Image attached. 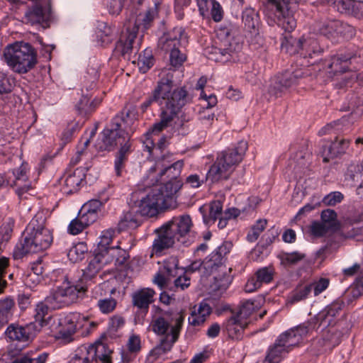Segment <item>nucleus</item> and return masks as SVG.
Listing matches in <instances>:
<instances>
[{
  "label": "nucleus",
  "mask_w": 363,
  "mask_h": 363,
  "mask_svg": "<svg viewBox=\"0 0 363 363\" xmlns=\"http://www.w3.org/2000/svg\"><path fill=\"white\" fill-rule=\"evenodd\" d=\"M36 330L35 325L33 324H27L26 325H20L18 324H11L6 330V335L12 341H16L21 345H16L11 343L8 348V352L11 357H15L24 348L26 345L35 335Z\"/></svg>",
  "instance_id": "obj_11"
},
{
  "label": "nucleus",
  "mask_w": 363,
  "mask_h": 363,
  "mask_svg": "<svg viewBox=\"0 0 363 363\" xmlns=\"http://www.w3.org/2000/svg\"><path fill=\"white\" fill-rule=\"evenodd\" d=\"M363 174V167L359 164H350L345 173V179L352 184L358 182Z\"/></svg>",
  "instance_id": "obj_53"
},
{
  "label": "nucleus",
  "mask_w": 363,
  "mask_h": 363,
  "mask_svg": "<svg viewBox=\"0 0 363 363\" xmlns=\"http://www.w3.org/2000/svg\"><path fill=\"white\" fill-rule=\"evenodd\" d=\"M155 292L150 288H144L136 291L132 295V301L134 306L147 311L150 303L154 301Z\"/></svg>",
  "instance_id": "obj_35"
},
{
  "label": "nucleus",
  "mask_w": 363,
  "mask_h": 363,
  "mask_svg": "<svg viewBox=\"0 0 363 363\" xmlns=\"http://www.w3.org/2000/svg\"><path fill=\"white\" fill-rule=\"evenodd\" d=\"M288 4H280L277 8L271 9L277 18V23L285 31L290 33L294 30L296 26V21L294 17L290 14Z\"/></svg>",
  "instance_id": "obj_27"
},
{
  "label": "nucleus",
  "mask_w": 363,
  "mask_h": 363,
  "mask_svg": "<svg viewBox=\"0 0 363 363\" xmlns=\"http://www.w3.org/2000/svg\"><path fill=\"white\" fill-rule=\"evenodd\" d=\"M218 36L220 38L219 46L211 48L208 57L223 63L238 60V54L242 50V44L232 37L226 29L220 30Z\"/></svg>",
  "instance_id": "obj_9"
},
{
  "label": "nucleus",
  "mask_w": 363,
  "mask_h": 363,
  "mask_svg": "<svg viewBox=\"0 0 363 363\" xmlns=\"http://www.w3.org/2000/svg\"><path fill=\"white\" fill-rule=\"evenodd\" d=\"M48 357L46 352L42 353L38 357L23 355L16 358L12 363H45Z\"/></svg>",
  "instance_id": "obj_61"
},
{
  "label": "nucleus",
  "mask_w": 363,
  "mask_h": 363,
  "mask_svg": "<svg viewBox=\"0 0 363 363\" xmlns=\"http://www.w3.org/2000/svg\"><path fill=\"white\" fill-rule=\"evenodd\" d=\"M160 182L161 185L155 186L153 190L160 192L158 196L162 201H164L167 208H174L179 191L183 186L182 180H168Z\"/></svg>",
  "instance_id": "obj_16"
},
{
  "label": "nucleus",
  "mask_w": 363,
  "mask_h": 363,
  "mask_svg": "<svg viewBox=\"0 0 363 363\" xmlns=\"http://www.w3.org/2000/svg\"><path fill=\"white\" fill-rule=\"evenodd\" d=\"M15 86V79L0 71V99L6 98Z\"/></svg>",
  "instance_id": "obj_47"
},
{
  "label": "nucleus",
  "mask_w": 363,
  "mask_h": 363,
  "mask_svg": "<svg viewBox=\"0 0 363 363\" xmlns=\"http://www.w3.org/2000/svg\"><path fill=\"white\" fill-rule=\"evenodd\" d=\"M103 253H97L95 257L90 260L88 266L83 270V277L84 279H90L96 276L104 264Z\"/></svg>",
  "instance_id": "obj_41"
},
{
  "label": "nucleus",
  "mask_w": 363,
  "mask_h": 363,
  "mask_svg": "<svg viewBox=\"0 0 363 363\" xmlns=\"http://www.w3.org/2000/svg\"><path fill=\"white\" fill-rule=\"evenodd\" d=\"M354 57L352 52L337 53L323 62V69L328 78L337 79L349 70L350 60Z\"/></svg>",
  "instance_id": "obj_12"
},
{
  "label": "nucleus",
  "mask_w": 363,
  "mask_h": 363,
  "mask_svg": "<svg viewBox=\"0 0 363 363\" xmlns=\"http://www.w3.org/2000/svg\"><path fill=\"white\" fill-rule=\"evenodd\" d=\"M49 308L50 306L45 301L37 304L34 314L35 321L30 323L35 325L36 331H39L46 324L45 316L48 315Z\"/></svg>",
  "instance_id": "obj_45"
},
{
  "label": "nucleus",
  "mask_w": 363,
  "mask_h": 363,
  "mask_svg": "<svg viewBox=\"0 0 363 363\" xmlns=\"http://www.w3.org/2000/svg\"><path fill=\"white\" fill-rule=\"evenodd\" d=\"M47 217L43 211L38 212L24 232L23 242L17 244L13 251L15 259L28 253H37L47 250L52 242V235L46 228Z\"/></svg>",
  "instance_id": "obj_3"
},
{
  "label": "nucleus",
  "mask_w": 363,
  "mask_h": 363,
  "mask_svg": "<svg viewBox=\"0 0 363 363\" xmlns=\"http://www.w3.org/2000/svg\"><path fill=\"white\" fill-rule=\"evenodd\" d=\"M344 198L343 194L340 191H333L326 195L323 203L326 206H333L340 203Z\"/></svg>",
  "instance_id": "obj_62"
},
{
  "label": "nucleus",
  "mask_w": 363,
  "mask_h": 363,
  "mask_svg": "<svg viewBox=\"0 0 363 363\" xmlns=\"http://www.w3.org/2000/svg\"><path fill=\"white\" fill-rule=\"evenodd\" d=\"M311 318L315 322L317 329L320 327H323V329L334 327L336 323V318L325 308Z\"/></svg>",
  "instance_id": "obj_44"
},
{
  "label": "nucleus",
  "mask_w": 363,
  "mask_h": 363,
  "mask_svg": "<svg viewBox=\"0 0 363 363\" xmlns=\"http://www.w3.org/2000/svg\"><path fill=\"white\" fill-rule=\"evenodd\" d=\"M173 320L175 323L172 326L169 334H167L160 345L152 350L151 355H160L166 353L172 349L174 343L178 340L184 320V315L182 313H178Z\"/></svg>",
  "instance_id": "obj_17"
},
{
  "label": "nucleus",
  "mask_w": 363,
  "mask_h": 363,
  "mask_svg": "<svg viewBox=\"0 0 363 363\" xmlns=\"http://www.w3.org/2000/svg\"><path fill=\"white\" fill-rule=\"evenodd\" d=\"M177 238V241L184 245L188 246L192 242L190 236L194 226L191 218L188 214L174 216L166 223Z\"/></svg>",
  "instance_id": "obj_13"
},
{
  "label": "nucleus",
  "mask_w": 363,
  "mask_h": 363,
  "mask_svg": "<svg viewBox=\"0 0 363 363\" xmlns=\"http://www.w3.org/2000/svg\"><path fill=\"white\" fill-rule=\"evenodd\" d=\"M157 237L155 239L152 244V250L155 253H160L164 250L172 247L177 238L176 235L170 230L166 224L160 228L156 230Z\"/></svg>",
  "instance_id": "obj_23"
},
{
  "label": "nucleus",
  "mask_w": 363,
  "mask_h": 363,
  "mask_svg": "<svg viewBox=\"0 0 363 363\" xmlns=\"http://www.w3.org/2000/svg\"><path fill=\"white\" fill-rule=\"evenodd\" d=\"M321 222L328 225L331 231H337L340 229V225L337 220V213L334 210L326 209L321 213Z\"/></svg>",
  "instance_id": "obj_48"
},
{
  "label": "nucleus",
  "mask_w": 363,
  "mask_h": 363,
  "mask_svg": "<svg viewBox=\"0 0 363 363\" xmlns=\"http://www.w3.org/2000/svg\"><path fill=\"white\" fill-rule=\"evenodd\" d=\"M247 325V320H242L235 315L223 323V328L230 338L239 340L242 338L244 330Z\"/></svg>",
  "instance_id": "obj_28"
},
{
  "label": "nucleus",
  "mask_w": 363,
  "mask_h": 363,
  "mask_svg": "<svg viewBox=\"0 0 363 363\" xmlns=\"http://www.w3.org/2000/svg\"><path fill=\"white\" fill-rule=\"evenodd\" d=\"M274 277V270L270 267L258 269L254 277L250 278L245 286V291L252 293L259 289L263 284L270 283Z\"/></svg>",
  "instance_id": "obj_26"
},
{
  "label": "nucleus",
  "mask_w": 363,
  "mask_h": 363,
  "mask_svg": "<svg viewBox=\"0 0 363 363\" xmlns=\"http://www.w3.org/2000/svg\"><path fill=\"white\" fill-rule=\"evenodd\" d=\"M13 177L12 180L10 179V186L17 187L16 192L19 198H21L30 188L25 168L21 166L13 170Z\"/></svg>",
  "instance_id": "obj_34"
},
{
  "label": "nucleus",
  "mask_w": 363,
  "mask_h": 363,
  "mask_svg": "<svg viewBox=\"0 0 363 363\" xmlns=\"http://www.w3.org/2000/svg\"><path fill=\"white\" fill-rule=\"evenodd\" d=\"M91 362L92 360L90 358L87 345H82L74 351V357L69 363H90Z\"/></svg>",
  "instance_id": "obj_55"
},
{
  "label": "nucleus",
  "mask_w": 363,
  "mask_h": 363,
  "mask_svg": "<svg viewBox=\"0 0 363 363\" xmlns=\"http://www.w3.org/2000/svg\"><path fill=\"white\" fill-rule=\"evenodd\" d=\"M37 52L29 43L16 42L8 45L4 50L5 62L15 73L26 74L38 63Z\"/></svg>",
  "instance_id": "obj_7"
},
{
  "label": "nucleus",
  "mask_w": 363,
  "mask_h": 363,
  "mask_svg": "<svg viewBox=\"0 0 363 363\" xmlns=\"http://www.w3.org/2000/svg\"><path fill=\"white\" fill-rule=\"evenodd\" d=\"M86 291V286L72 285L66 281L50 292L45 298V302L52 309H58L76 302L79 294H84Z\"/></svg>",
  "instance_id": "obj_10"
},
{
  "label": "nucleus",
  "mask_w": 363,
  "mask_h": 363,
  "mask_svg": "<svg viewBox=\"0 0 363 363\" xmlns=\"http://www.w3.org/2000/svg\"><path fill=\"white\" fill-rule=\"evenodd\" d=\"M334 4L337 10L341 13L352 15L354 13V4L353 0H334Z\"/></svg>",
  "instance_id": "obj_58"
},
{
  "label": "nucleus",
  "mask_w": 363,
  "mask_h": 363,
  "mask_svg": "<svg viewBox=\"0 0 363 363\" xmlns=\"http://www.w3.org/2000/svg\"><path fill=\"white\" fill-rule=\"evenodd\" d=\"M169 279L177 275L178 260L175 257H169L164 260L160 268Z\"/></svg>",
  "instance_id": "obj_54"
},
{
  "label": "nucleus",
  "mask_w": 363,
  "mask_h": 363,
  "mask_svg": "<svg viewBox=\"0 0 363 363\" xmlns=\"http://www.w3.org/2000/svg\"><path fill=\"white\" fill-rule=\"evenodd\" d=\"M171 161L166 162L165 157L156 161L155 165L150 169V173L158 172L156 182L168 180H181L179 175L184 165L183 160H177L172 164Z\"/></svg>",
  "instance_id": "obj_14"
},
{
  "label": "nucleus",
  "mask_w": 363,
  "mask_h": 363,
  "mask_svg": "<svg viewBox=\"0 0 363 363\" xmlns=\"http://www.w3.org/2000/svg\"><path fill=\"white\" fill-rule=\"evenodd\" d=\"M255 303L254 301L247 300L245 301L241 306L239 312L235 315L242 320H247V318L250 317L252 313L255 311Z\"/></svg>",
  "instance_id": "obj_57"
},
{
  "label": "nucleus",
  "mask_w": 363,
  "mask_h": 363,
  "mask_svg": "<svg viewBox=\"0 0 363 363\" xmlns=\"http://www.w3.org/2000/svg\"><path fill=\"white\" fill-rule=\"evenodd\" d=\"M116 230L113 228L104 230L100 236V241L98 245L99 253L106 254V250L110 248L108 246L112 241L113 238L115 236Z\"/></svg>",
  "instance_id": "obj_51"
},
{
  "label": "nucleus",
  "mask_w": 363,
  "mask_h": 363,
  "mask_svg": "<svg viewBox=\"0 0 363 363\" xmlns=\"http://www.w3.org/2000/svg\"><path fill=\"white\" fill-rule=\"evenodd\" d=\"M84 169L82 167L77 168L72 172L67 173L65 179V192L72 194L79 189V186L85 179Z\"/></svg>",
  "instance_id": "obj_36"
},
{
  "label": "nucleus",
  "mask_w": 363,
  "mask_h": 363,
  "mask_svg": "<svg viewBox=\"0 0 363 363\" xmlns=\"http://www.w3.org/2000/svg\"><path fill=\"white\" fill-rule=\"evenodd\" d=\"M105 284L96 286L93 291V298L98 299L97 307L102 313H110L116 307L117 301L113 298H103L104 296Z\"/></svg>",
  "instance_id": "obj_30"
},
{
  "label": "nucleus",
  "mask_w": 363,
  "mask_h": 363,
  "mask_svg": "<svg viewBox=\"0 0 363 363\" xmlns=\"http://www.w3.org/2000/svg\"><path fill=\"white\" fill-rule=\"evenodd\" d=\"M160 192L155 191L153 189L145 197H143L138 204L135 206L140 216L152 217L158 213L159 209H165L164 204L158 194Z\"/></svg>",
  "instance_id": "obj_18"
},
{
  "label": "nucleus",
  "mask_w": 363,
  "mask_h": 363,
  "mask_svg": "<svg viewBox=\"0 0 363 363\" xmlns=\"http://www.w3.org/2000/svg\"><path fill=\"white\" fill-rule=\"evenodd\" d=\"M80 318V314L77 313H69L64 318L59 320L57 325L58 339H61L64 342L68 343L73 340V335L77 330V323Z\"/></svg>",
  "instance_id": "obj_20"
},
{
  "label": "nucleus",
  "mask_w": 363,
  "mask_h": 363,
  "mask_svg": "<svg viewBox=\"0 0 363 363\" xmlns=\"http://www.w3.org/2000/svg\"><path fill=\"white\" fill-rule=\"evenodd\" d=\"M323 340L328 348H333L339 345L342 337V333L335 327L323 329Z\"/></svg>",
  "instance_id": "obj_42"
},
{
  "label": "nucleus",
  "mask_w": 363,
  "mask_h": 363,
  "mask_svg": "<svg viewBox=\"0 0 363 363\" xmlns=\"http://www.w3.org/2000/svg\"><path fill=\"white\" fill-rule=\"evenodd\" d=\"M223 204L220 201H214L211 203L209 210V217L213 221L216 220L218 217L223 216L222 213Z\"/></svg>",
  "instance_id": "obj_63"
},
{
  "label": "nucleus",
  "mask_w": 363,
  "mask_h": 363,
  "mask_svg": "<svg viewBox=\"0 0 363 363\" xmlns=\"http://www.w3.org/2000/svg\"><path fill=\"white\" fill-rule=\"evenodd\" d=\"M128 117V111L123 110L116 114L110 124L103 130L101 138L96 144V147L99 151L111 152L120 146L114 162V169L118 177L122 175V171L125 169L128 160V155L130 152V135L127 130Z\"/></svg>",
  "instance_id": "obj_2"
},
{
  "label": "nucleus",
  "mask_w": 363,
  "mask_h": 363,
  "mask_svg": "<svg viewBox=\"0 0 363 363\" xmlns=\"http://www.w3.org/2000/svg\"><path fill=\"white\" fill-rule=\"evenodd\" d=\"M87 348L92 361L112 363L111 355L113 352L106 344L98 342L94 345H87Z\"/></svg>",
  "instance_id": "obj_33"
},
{
  "label": "nucleus",
  "mask_w": 363,
  "mask_h": 363,
  "mask_svg": "<svg viewBox=\"0 0 363 363\" xmlns=\"http://www.w3.org/2000/svg\"><path fill=\"white\" fill-rule=\"evenodd\" d=\"M98 67L94 65H89L84 72L82 79V90H92L96 86V82L99 79Z\"/></svg>",
  "instance_id": "obj_46"
},
{
  "label": "nucleus",
  "mask_w": 363,
  "mask_h": 363,
  "mask_svg": "<svg viewBox=\"0 0 363 363\" xmlns=\"http://www.w3.org/2000/svg\"><path fill=\"white\" fill-rule=\"evenodd\" d=\"M323 52V49L320 46L316 39L307 37L301 56L305 59H308V64L311 65H315L320 59Z\"/></svg>",
  "instance_id": "obj_29"
},
{
  "label": "nucleus",
  "mask_w": 363,
  "mask_h": 363,
  "mask_svg": "<svg viewBox=\"0 0 363 363\" xmlns=\"http://www.w3.org/2000/svg\"><path fill=\"white\" fill-rule=\"evenodd\" d=\"M154 64V57L151 50H145L143 54H140L138 60V65L141 72H147Z\"/></svg>",
  "instance_id": "obj_50"
},
{
  "label": "nucleus",
  "mask_w": 363,
  "mask_h": 363,
  "mask_svg": "<svg viewBox=\"0 0 363 363\" xmlns=\"http://www.w3.org/2000/svg\"><path fill=\"white\" fill-rule=\"evenodd\" d=\"M87 250V247L84 242H79L70 248L67 257L71 262H77L84 259Z\"/></svg>",
  "instance_id": "obj_49"
},
{
  "label": "nucleus",
  "mask_w": 363,
  "mask_h": 363,
  "mask_svg": "<svg viewBox=\"0 0 363 363\" xmlns=\"http://www.w3.org/2000/svg\"><path fill=\"white\" fill-rule=\"evenodd\" d=\"M50 18V9H45L40 5H35L25 13L24 21L32 26L39 25L43 28L48 27Z\"/></svg>",
  "instance_id": "obj_24"
},
{
  "label": "nucleus",
  "mask_w": 363,
  "mask_h": 363,
  "mask_svg": "<svg viewBox=\"0 0 363 363\" xmlns=\"http://www.w3.org/2000/svg\"><path fill=\"white\" fill-rule=\"evenodd\" d=\"M211 313V306L206 302H201L197 309H194L189 317V323L193 326H199L202 325L206 318Z\"/></svg>",
  "instance_id": "obj_38"
},
{
  "label": "nucleus",
  "mask_w": 363,
  "mask_h": 363,
  "mask_svg": "<svg viewBox=\"0 0 363 363\" xmlns=\"http://www.w3.org/2000/svg\"><path fill=\"white\" fill-rule=\"evenodd\" d=\"M188 44V36L182 27H175L161 36L158 41V47L169 54L170 65L174 67H179L186 60L184 52Z\"/></svg>",
  "instance_id": "obj_8"
},
{
  "label": "nucleus",
  "mask_w": 363,
  "mask_h": 363,
  "mask_svg": "<svg viewBox=\"0 0 363 363\" xmlns=\"http://www.w3.org/2000/svg\"><path fill=\"white\" fill-rule=\"evenodd\" d=\"M128 257V253L118 246L111 247L106 250V254H104V264L114 262L116 266H122L126 262Z\"/></svg>",
  "instance_id": "obj_40"
},
{
  "label": "nucleus",
  "mask_w": 363,
  "mask_h": 363,
  "mask_svg": "<svg viewBox=\"0 0 363 363\" xmlns=\"http://www.w3.org/2000/svg\"><path fill=\"white\" fill-rule=\"evenodd\" d=\"M242 20L245 26V28L251 33L256 35L259 33V15L255 9L252 8L245 9L242 15Z\"/></svg>",
  "instance_id": "obj_37"
},
{
  "label": "nucleus",
  "mask_w": 363,
  "mask_h": 363,
  "mask_svg": "<svg viewBox=\"0 0 363 363\" xmlns=\"http://www.w3.org/2000/svg\"><path fill=\"white\" fill-rule=\"evenodd\" d=\"M14 305V301L11 298L0 301V329L11 319Z\"/></svg>",
  "instance_id": "obj_43"
},
{
  "label": "nucleus",
  "mask_w": 363,
  "mask_h": 363,
  "mask_svg": "<svg viewBox=\"0 0 363 363\" xmlns=\"http://www.w3.org/2000/svg\"><path fill=\"white\" fill-rule=\"evenodd\" d=\"M191 100L184 87L174 88L171 72L164 74L157 82L152 95L141 104L145 111L153 102L161 107L160 121L153 125L152 131L159 133L169 126L182 108Z\"/></svg>",
  "instance_id": "obj_1"
},
{
  "label": "nucleus",
  "mask_w": 363,
  "mask_h": 363,
  "mask_svg": "<svg viewBox=\"0 0 363 363\" xmlns=\"http://www.w3.org/2000/svg\"><path fill=\"white\" fill-rule=\"evenodd\" d=\"M267 223V221L265 219L258 220L251 228L250 231L247 235V240L251 242H255L258 239L261 233L265 229Z\"/></svg>",
  "instance_id": "obj_56"
},
{
  "label": "nucleus",
  "mask_w": 363,
  "mask_h": 363,
  "mask_svg": "<svg viewBox=\"0 0 363 363\" xmlns=\"http://www.w3.org/2000/svg\"><path fill=\"white\" fill-rule=\"evenodd\" d=\"M306 38L304 35L301 38H295L289 33L286 34L281 40V48L289 55L299 54L301 55Z\"/></svg>",
  "instance_id": "obj_32"
},
{
  "label": "nucleus",
  "mask_w": 363,
  "mask_h": 363,
  "mask_svg": "<svg viewBox=\"0 0 363 363\" xmlns=\"http://www.w3.org/2000/svg\"><path fill=\"white\" fill-rule=\"evenodd\" d=\"M319 33L329 39H335L339 35L343 37H346L347 34L352 35L354 29L348 24L333 20L325 22L319 28Z\"/></svg>",
  "instance_id": "obj_22"
},
{
  "label": "nucleus",
  "mask_w": 363,
  "mask_h": 363,
  "mask_svg": "<svg viewBox=\"0 0 363 363\" xmlns=\"http://www.w3.org/2000/svg\"><path fill=\"white\" fill-rule=\"evenodd\" d=\"M311 285L304 286L303 289H301L298 291L292 294L291 296L289 297L287 303L290 304H294L296 302L305 299L311 291Z\"/></svg>",
  "instance_id": "obj_59"
},
{
  "label": "nucleus",
  "mask_w": 363,
  "mask_h": 363,
  "mask_svg": "<svg viewBox=\"0 0 363 363\" xmlns=\"http://www.w3.org/2000/svg\"><path fill=\"white\" fill-rule=\"evenodd\" d=\"M302 77L300 71L294 72H285L276 76L272 81L269 87V93L275 96H281L289 88L296 85L298 79Z\"/></svg>",
  "instance_id": "obj_15"
},
{
  "label": "nucleus",
  "mask_w": 363,
  "mask_h": 363,
  "mask_svg": "<svg viewBox=\"0 0 363 363\" xmlns=\"http://www.w3.org/2000/svg\"><path fill=\"white\" fill-rule=\"evenodd\" d=\"M99 104V101H96L95 100L89 102V96L88 94L82 95V99L77 104L76 107L80 114H89L96 106L97 104Z\"/></svg>",
  "instance_id": "obj_52"
},
{
  "label": "nucleus",
  "mask_w": 363,
  "mask_h": 363,
  "mask_svg": "<svg viewBox=\"0 0 363 363\" xmlns=\"http://www.w3.org/2000/svg\"><path fill=\"white\" fill-rule=\"evenodd\" d=\"M350 140L336 138L329 145L323 147L322 156L324 162L344 155L350 145Z\"/></svg>",
  "instance_id": "obj_25"
},
{
  "label": "nucleus",
  "mask_w": 363,
  "mask_h": 363,
  "mask_svg": "<svg viewBox=\"0 0 363 363\" xmlns=\"http://www.w3.org/2000/svg\"><path fill=\"white\" fill-rule=\"evenodd\" d=\"M293 348L291 345H288V340L281 333L269 347L264 363H279Z\"/></svg>",
  "instance_id": "obj_21"
},
{
  "label": "nucleus",
  "mask_w": 363,
  "mask_h": 363,
  "mask_svg": "<svg viewBox=\"0 0 363 363\" xmlns=\"http://www.w3.org/2000/svg\"><path fill=\"white\" fill-rule=\"evenodd\" d=\"M232 245L223 242L211 253L202 262L203 273L206 276L214 275L213 286L216 290L225 291L232 281L230 269L223 264L225 256L230 252Z\"/></svg>",
  "instance_id": "obj_5"
},
{
  "label": "nucleus",
  "mask_w": 363,
  "mask_h": 363,
  "mask_svg": "<svg viewBox=\"0 0 363 363\" xmlns=\"http://www.w3.org/2000/svg\"><path fill=\"white\" fill-rule=\"evenodd\" d=\"M317 330L315 322L311 318L298 326L283 333L282 335L288 340V345H291L294 347L306 337L308 335Z\"/></svg>",
  "instance_id": "obj_19"
},
{
  "label": "nucleus",
  "mask_w": 363,
  "mask_h": 363,
  "mask_svg": "<svg viewBox=\"0 0 363 363\" xmlns=\"http://www.w3.org/2000/svg\"><path fill=\"white\" fill-rule=\"evenodd\" d=\"M177 313L172 317L167 315H154L150 324L151 330L157 335H167L168 330L175 323L173 318Z\"/></svg>",
  "instance_id": "obj_31"
},
{
  "label": "nucleus",
  "mask_w": 363,
  "mask_h": 363,
  "mask_svg": "<svg viewBox=\"0 0 363 363\" xmlns=\"http://www.w3.org/2000/svg\"><path fill=\"white\" fill-rule=\"evenodd\" d=\"M156 16L157 11L155 9L139 12L138 13L137 11L132 12L124 25L125 30L116 44V51L124 58H126L133 50H138L133 46L138 33L139 32L143 33L151 27Z\"/></svg>",
  "instance_id": "obj_4"
},
{
  "label": "nucleus",
  "mask_w": 363,
  "mask_h": 363,
  "mask_svg": "<svg viewBox=\"0 0 363 363\" xmlns=\"http://www.w3.org/2000/svg\"><path fill=\"white\" fill-rule=\"evenodd\" d=\"M140 216L138 209H135L133 207L131 208L119 221L117 232L120 233L126 228L135 229L138 228L141 223Z\"/></svg>",
  "instance_id": "obj_39"
},
{
  "label": "nucleus",
  "mask_w": 363,
  "mask_h": 363,
  "mask_svg": "<svg viewBox=\"0 0 363 363\" xmlns=\"http://www.w3.org/2000/svg\"><path fill=\"white\" fill-rule=\"evenodd\" d=\"M247 149V142L240 141L235 148L222 152L208 169L206 179L213 183L228 179L235 167L242 161Z\"/></svg>",
  "instance_id": "obj_6"
},
{
  "label": "nucleus",
  "mask_w": 363,
  "mask_h": 363,
  "mask_svg": "<svg viewBox=\"0 0 363 363\" xmlns=\"http://www.w3.org/2000/svg\"><path fill=\"white\" fill-rule=\"evenodd\" d=\"M78 216L81 219V223H82L86 226V228L95 222L98 217L96 214L92 213L87 211H84V208H82V209L79 211Z\"/></svg>",
  "instance_id": "obj_64"
},
{
  "label": "nucleus",
  "mask_w": 363,
  "mask_h": 363,
  "mask_svg": "<svg viewBox=\"0 0 363 363\" xmlns=\"http://www.w3.org/2000/svg\"><path fill=\"white\" fill-rule=\"evenodd\" d=\"M331 229L323 222L314 221L310 226L311 235L317 238L324 236Z\"/></svg>",
  "instance_id": "obj_60"
}]
</instances>
